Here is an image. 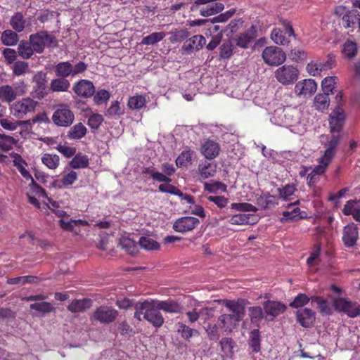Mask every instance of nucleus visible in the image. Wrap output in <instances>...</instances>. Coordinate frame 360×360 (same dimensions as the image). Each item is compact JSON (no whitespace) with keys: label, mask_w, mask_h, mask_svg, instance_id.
Instances as JSON below:
<instances>
[{"label":"nucleus","mask_w":360,"mask_h":360,"mask_svg":"<svg viewBox=\"0 0 360 360\" xmlns=\"http://www.w3.org/2000/svg\"><path fill=\"white\" fill-rule=\"evenodd\" d=\"M342 136L339 134H331L325 143L326 148L323 155L318 159L319 167L316 169L318 173L326 172L328 167L335 156Z\"/></svg>","instance_id":"f257e3e1"},{"label":"nucleus","mask_w":360,"mask_h":360,"mask_svg":"<svg viewBox=\"0 0 360 360\" xmlns=\"http://www.w3.org/2000/svg\"><path fill=\"white\" fill-rule=\"evenodd\" d=\"M29 40L33 46V49L37 53H42L45 48L56 46L57 40L56 37L49 34L48 31H40L29 36Z\"/></svg>","instance_id":"f03ea898"},{"label":"nucleus","mask_w":360,"mask_h":360,"mask_svg":"<svg viewBox=\"0 0 360 360\" xmlns=\"http://www.w3.org/2000/svg\"><path fill=\"white\" fill-rule=\"evenodd\" d=\"M333 307L336 311L344 313L349 318H356L360 315V304L345 297L335 298Z\"/></svg>","instance_id":"7ed1b4c3"},{"label":"nucleus","mask_w":360,"mask_h":360,"mask_svg":"<svg viewBox=\"0 0 360 360\" xmlns=\"http://www.w3.org/2000/svg\"><path fill=\"white\" fill-rule=\"evenodd\" d=\"M88 65L82 61H79L75 65H72L69 61L60 62L56 65L55 72L56 76L66 79L69 76L74 77L79 74L84 73Z\"/></svg>","instance_id":"20e7f679"},{"label":"nucleus","mask_w":360,"mask_h":360,"mask_svg":"<svg viewBox=\"0 0 360 360\" xmlns=\"http://www.w3.org/2000/svg\"><path fill=\"white\" fill-rule=\"evenodd\" d=\"M299 75L297 68L292 65H283L274 72L275 78L283 85L294 84L297 80Z\"/></svg>","instance_id":"39448f33"},{"label":"nucleus","mask_w":360,"mask_h":360,"mask_svg":"<svg viewBox=\"0 0 360 360\" xmlns=\"http://www.w3.org/2000/svg\"><path fill=\"white\" fill-rule=\"evenodd\" d=\"M262 57L264 63L270 66H278L286 60L285 53L278 46H266L262 51Z\"/></svg>","instance_id":"423d86ee"},{"label":"nucleus","mask_w":360,"mask_h":360,"mask_svg":"<svg viewBox=\"0 0 360 360\" xmlns=\"http://www.w3.org/2000/svg\"><path fill=\"white\" fill-rule=\"evenodd\" d=\"M118 311L112 307L102 305L96 309L90 316L91 321H96L101 323H110L116 320Z\"/></svg>","instance_id":"0eeeda50"},{"label":"nucleus","mask_w":360,"mask_h":360,"mask_svg":"<svg viewBox=\"0 0 360 360\" xmlns=\"http://www.w3.org/2000/svg\"><path fill=\"white\" fill-rule=\"evenodd\" d=\"M37 105V101L27 97L14 103L11 107V110L15 117L23 118L26 114L33 112Z\"/></svg>","instance_id":"6e6552de"},{"label":"nucleus","mask_w":360,"mask_h":360,"mask_svg":"<svg viewBox=\"0 0 360 360\" xmlns=\"http://www.w3.org/2000/svg\"><path fill=\"white\" fill-rule=\"evenodd\" d=\"M75 119L74 113L66 105H61L53 114V123L59 127L70 126Z\"/></svg>","instance_id":"1a4fd4ad"},{"label":"nucleus","mask_w":360,"mask_h":360,"mask_svg":"<svg viewBox=\"0 0 360 360\" xmlns=\"http://www.w3.org/2000/svg\"><path fill=\"white\" fill-rule=\"evenodd\" d=\"M72 91L80 98H89L95 94V86L93 82L88 79H80L75 83Z\"/></svg>","instance_id":"9d476101"},{"label":"nucleus","mask_w":360,"mask_h":360,"mask_svg":"<svg viewBox=\"0 0 360 360\" xmlns=\"http://www.w3.org/2000/svg\"><path fill=\"white\" fill-rule=\"evenodd\" d=\"M220 145L215 141L206 139L200 145V152L207 160H214L219 155Z\"/></svg>","instance_id":"9b49d317"},{"label":"nucleus","mask_w":360,"mask_h":360,"mask_svg":"<svg viewBox=\"0 0 360 360\" xmlns=\"http://www.w3.org/2000/svg\"><path fill=\"white\" fill-rule=\"evenodd\" d=\"M200 224L198 218L193 217H183L175 221L173 229L179 233H186L193 230Z\"/></svg>","instance_id":"f8f14e48"},{"label":"nucleus","mask_w":360,"mask_h":360,"mask_svg":"<svg viewBox=\"0 0 360 360\" xmlns=\"http://www.w3.org/2000/svg\"><path fill=\"white\" fill-rule=\"evenodd\" d=\"M317 89V84L312 79H305L298 82L295 86V93L297 96H311Z\"/></svg>","instance_id":"ddd939ff"},{"label":"nucleus","mask_w":360,"mask_h":360,"mask_svg":"<svg viewBox=\"0 0 360 360\" xmlns=\"http://www.w3.org/2000/svg\"><path fill=\"white\" fill-rule=\"evenodd\" d=\"M257 37V30L253 25L250 27L246 32L240 34L238 36L233 39L236 45L243 48L247 49L253 42Z\"/></svg>","instance_id":"4468645a"},{"label":"nucleus","mask_w":360,"mask_h":360,"mask_svg":"<svg viewBox=\"0 0 360 360\" xmlns=\"http://www.w3.org/2000/svg\"><path fill=\"white\" fill-rule=\"evenodd\" d=\"M358 238V229L356 224L352 223L344 227L342 233V241L346 247H354Z\"/></svg>","instance_id":"2eb2a0df"},{"label":"nucleus","mask_w":360,"mask_h":360,"mask_svg":"<svg viewBox=\"0 0 360 360\" xmlns=\"http://www.w3.org/2000/svg\"><path fill=\"white\" fill-rule=\"evenodd\" d=\"M159 310L160 309L157 308L156 304L155 305L154 302H152L149 309H147L145 313V316H143V318L151 323L154 327L160 328L163 325L165 319Z\"/></svg>","instance_id":"dca6fc26"},{"label":"nucleus","mask_w":360,"mask_h":360,"mask_svg":"<svg viewBox=\"0 0 360 360\" xmlns=\"http://www.w3.org/2000/svg\"><path fill=\"white\" fill-rule=\"evenodd\" d=\"M345 116L342 109L338 108L330 115L329 124L331 134H341L344 124Z\"/></svg>","instance_id":"f3484780"},{"label":"nucleus","mask_w":360,"mask_h":360,"mask_svg":"<svg viewBox=\"0 0 360 360\" xmlns=\"http://www.w3.org/2000/svg\"><path fill=\"white\" fill-rule=\"evenodd\" d=\"M315 312L311 309H299L296 312L297 321L302 327L309 328L315 321Z\"/></svg>","instance_id":"a211bd4d"},{"label":"nucleus","mask_w":360,"mask_h":360,"mask_svg":"<svg viewBox=\"0 0 360 360\" xmlns=\"http://www.w3.org/2000/svg\"><path fill=\"white\" fill-rule=\"evenodd\" d=\"M299 203V201L297 200L294 203H290L287 205V208L290 209L293 207L290 211H284L283 212V217L281 221H297L301 219H304L306 217V212H301L300 209L298 207H295L296 205Z\"/></svg>","instance_id":"6ab92c4d"},{"label":"nucleus","mask_w":360,"mask_h":360,"mask_svg":"<svg viewBox=\"0 0 360 360\" xmlns=\"http://www.w3.org/2000/svg\"><path fill=\"white\" fill-rule=\"evenodd\" d=\"M18 54L23 60H27L36 53L30 40H20L18 44Z\"/></svg>","instance_id":"aec40b11"},{"label":"nucleus","mask_w":360,"mask_h":360,"mask_svg":"<svg viewBox=\"0 0 360 360\" xmlns=\"http://www.w3.org/2000/svg\"><path fill=\"white\" fill-rule=\"evenodd\" d=\"M286 307L280 302L268 300L264 303V309L265 312L272 316H277L283 313Z\"/></svg>","instance_id":"412c9836"},{"label":"nucleus","mask_w":360,"mask_h":360,"mask_svg":"<svg viewBox=\"0 0 360 360\" xmlns=\"http://www.w3.org/2000/svg\"><path fill=\"white\" fill-rule=\"evenodd\" d=\"M156 307L167 313L173 314L181 313L183 309L182 306L179 302L172 300L158 302Z\"/></svg>","instance_id":"4be33fe9"},{"label":"nucleus","mask_w":360,"mask_h":360,"mask_svg":"<svg viewBox=\"0 0 360 360\" xmlns=\"http://www.w3.org/2000/svg\"><path fill=\"white\" fill-rule=\"evenodd\" d=\"M240 320L230 314H222L218 318V326L225 331H232Z\"/></svg>","instance_id":"5701e85b"},{"label":"nucleus","mask_w":360,"mask_h":360,"mask_svg":"<svg viewBox=\"0 0 360 360\" xmlns=\"http://www.w3.org/2000/svg\"><path fill=\"white\" fill-rule=\"evenodd\" d=\"M257 204L262 210H269L278 204V197L268 193L257 198Z\"/></svg>","instance_id":"b1692460"},{"label":"nucleus","mask_w":360,"mask_h":360,"mask_svg":"<svg viewBox=\"0 0 360 360\" xmlns=\"http://www.w3.org/2000/svg\"><path fill=\"white\" fill-rule=\"evenodd\" d=\"M311 302L316 303L319 311L322 315L329 316L333 314V309L329 302L322 296L314 295L311 297Z\"/></svg>","instance_id":"393cba45"},{"label":"nucleus","mask_w":360,"mask_h":360,"mask_svg":"<svg viewBox=\"0 0 360 360\" xmlns=\"http://www.w3.org/2000/svg\"><path fill=\"white\" fill-rule=\"evenodd\" d=\"M10 25L16 32H22L25 28L26 20L22 12H15L10 19Z\"/></svg>","instance_id":"a878e982"},{"label":"nucleus","mask_w":360,"mask_h":360,"mask_svg":"<svg viewBox=\"0 0 360 360\" xmlns=\"http://www.w3.org/2000/svg\"><path fill=\"white\" fill-rule=\"evenodd\" d=\"M91 304L90 299L74 300L68 306V309L72 313L83 312L90 308Z\"/></svg>","instance_id":"bb28decb"},{"label":"nucleus","mask_w":360,"mask_h":360,"mask_svg":"<svg viewBox=\"0 0 360 360\" xmlns=\"http://www.w3.org/2000/svg\"><path fill=\"white\" fill-rule=\"evenodd\" d=\"M18 32L15 30H6L1 36V41L2 44L6 46H13L19 43Z\"/></svg>","instance_id":"cd10ccee"},{"label":"nucleus","mask_w":360,"mask_h":360,"mask_svg":"<svg viewBox=\"0 0 360 360\" xmlns=\"http://www.w3.org/2000/svg\"><path fill=\"white\" fill-rule=\"evenodd\" d=\"M141 172L142 174L146 175V176L148 175L153 180L158 182L169 183L172 181L169 176H165L161 172H157L153 166L143 167Z\"/></svg>","instance_id":"c85d7f7f"},{"label":"nucleus","mask_w":360,"mask_h":360,"mask_svg":"<svg viewBox=\"0 0 360 360\" xmlns=\"http://www.w3.org/2000/svg\"><path fill=\"white\" fill-rule=\"evenodd\" d=\"M77 179V173L75 171H70L68 173L64 174L60 181L56 180L52 183L53 186L61 188L63 186L68 188L72 186Z\"/></svg>","instance_id":"c756f323"},{"label":"nucleus","mask_w":360,"mask_h":360,"mask_svg":"<svg viewBox=\"0 0 360 360\" xmlns=\"http://www.w3.org/2000/svg\"><path fill=\"white\" fill-rule=\"evenodd\" d=\"M194 151L191 150L190 148H186V150H183L179 155L175 161L176 167H183L191 164L193 155H194Z\"/></svg>","instance_id":"7c9ffc66"},{"label":"nucleus","mask_w":360,"mask_h":360,"mask_svg":"<svg viewBox=\"0 0 360 360\" xmlns=\"http://www.w3.org/2000/svg\"><path fill=\"white\" fill-rule=\"evenodd\" d=\"M86 127L82 123L79 122L70 129L67 136L70 139H80L86 135Z\"/></svg>","instance_id":"2f4dec72"},{"label":"nucleus","mask_w":360,"mask_h":360,"mask_svg":"<svg viewBox=\"0 0 360 360\" xmlns=\"http://www.w3.org/2000/svg\"><path fill=\"white\" fill-rule=\"evenodd\" d=\"M16 92L13 86L6 84L0 86V100L6 103H11L16 98Z\"/></svg>","instance_id":"473e14b6"},{"label":"nucleus","mask_w":360,"mask_h":360,"mask_svg":"<svg viewBox=\"0 0 360 360\" xmlns=\"http://www.w3.org/2000/svg\"><path fill=\"white\" fill-rule=\"evenodd\" d=\"M199 174L203 179H208L214 176L217 172V165L214 163H200L198 167Z\"/></svg>","instance_id":"72a5a7b5"},{"label":"nucleus","mask_w":360,"mask_h":360,"mask_svg":"<svg viewBox=\"0 0 360 360\" xmlns=\"http://www.w3.org/2000/svg\"><path fill=\"white\" fill-rule=\"evenodd\" d=\"M224 8V6L223 4L217 2L212 3L211 4H208L205 7H202L200 9V13L202 16H210L214 14H217Z\"/></svg>","instance_id":"f704fd0d"},{"label":"nucleus","mask_w":360,"mask_h":360,"mask_svg":"<svg viewBox=\"0 0 360 360\" xmlns=\"http://www.w3.org/2000/svg\"><path fill=\"white\" fill-rule=\"evenodd\" d=\"M89 165V160L87 155L82 153L76 154L70 162V166L72 169L86 168Z\"/></svg>","instance_id":"c9c22d12"},{"label":"nucleus","mask_w":360,"mask_h":360,"mask_svg":"<svg viewBox=\"0 0 360 360\" xmlns=\"http://www.w3.org/2000/svg\"><path fill=\"white\" fill-rule=\"evenodd\" d=\"M354 200H349L345 205L342 212L345 215H352L353 218L360 222V208L354 206Z\"/></svg>","instance_id":"e433bc0d"},{"label":"nucleus","mask_w":360,"mask_h":360,"mask_svg":"<svg viewBox=\"0 0 360 360\" xmlns=\"http://www.w3.org/2000/svg\"><path fill=\"white\" fill-rule=\"evenodd\" d=\"M70 86V82L63 77L54 79L51 82L50 88L54 92L67 91Z\"/></svg>","instance_id":"4c0bfd02"},{"label":"nucleus","mask_w":360,"mask_h":360,"mask_svg":"<svg viewBox=\"0 0 360 360\" xmlns=\"http://www.w3.org/2000/svg\"><path fill=\"white\" fill-rule=\"evenodd\" d=\"M146 96L142 95H136L129 98L127 106L130 110H140L146 105Z\"/></svg>","instance_id":"58836bf2"},{"label":"nucleus","mask_w":360,"mask_h":360,"mask_svg":"<svg viewBox=\"0 0 360 360\" xmlns=\"http://www.w3.org/2000/svg\"><path fill=\"white\" fill-rule=\"evenodd\" d=\"M41 162L50 169H55L59 166L60 158L58 155L44 153L41 157Z\"/></svg>","instance_id":"ea45409f"},{"label":"nucleus","mask_w":360,"mask_h":360,"mask_svg":"<svg viewBox=\"0 0 360 360\" xmlns=\"http://www.w3.org/2000/svg\"><path fill=\"white\" fill-rule=\"evenodd\" d=\"M11 69L13 75L16 77L24 75L30 72L29 65L24 60L15 61Z\"/></svg>","instance_id":"a19ab883"},{"label":"nucleus","mask_w":360,"mask_h":360,"mask_svg":"<svg viewBox=\"0 0 360 360\" xmlns=\"http://www.w3.org/2000/svg\"><path fill=\"white\" fill-rule=\"evenodd\" d=\"M250 347L255 353H257L261 349V336L258 329L252 330L250 333Z\"/></svg>","instance_id":"79ce46f5"},{"label":"nucleus","mask_w":360,"mask_h":360,"mask_svg":"<svg viewBox=\"0 0 360 360\" xmlns=\"http://www.w3.org/2000/svg\"><path fill=\"white\" fill-rule=\"evenodd\" d=\"M357 51V44L354 41L348 39L344 43L342 53L348 59L354 58L356 56Z\"/></svg>","instance_id":"37998d69"},{"label":"nucleus","mask_w":360,"mask_h":360,"mask_svg":"<svg viewBox=\"0 0 360 360\" xmlns=\"http://www.w3.org/2000/svg\"><path fill=\"white\" fill-rule=\"evenodd\" d=\"M139 245L146 250H156L160 248L159 243L148 236H141L139 238Z\"/></svg>","instance_id":"c03bdc74"},{"label":"nucleus","mask_w":360,"mask_h":360,"mask_svg":"<svg viewBox=\"0 0 360 360\" xmlns=\"http://www.w3.org/2000/svg\"><path fill=\"white\" fill-rule=\"evenodd\" d=\"M165 37L166 33L165 32H153L144 37L141 43L143 45H154L162 41Z\"/></svg>","instance_id":"a18cd8bd"},{"label":"nucleus","mask_w":360,"mask_h":360,"mask_svg":"<svg viewBox=\"0 0 360 360\" xmlns=\"http://www.w3.org/2000/svg\"><path fill=\"white\" fill-rule=\"evenodd\" d=\"M296 110L285 108L283 109L281 112V115L283 116V123L287 126H292L297 122V116L295 115L296 113Z\"/></svg>","instance_id":"49530a36"},{"label":"nucleus","mask_w":360,"mask_h":360,"mask_svg":"<svg viewBox=\"0 0 360 360\" xmlns=\"http://www.w3.org/2000/svg\"><path fill=\"white\" fill-rule=\"evenodd\" d=\"M283 30L278 28H274L271 33V39L277 44L288 45L290 42L289 39L285 37Z\"/></svg>","instance_id":"de8ad7c7"},{"label":"nucleus","mask_w":360,"mask_h":360,"mask_svg":"<svg viewBox=\"0 0 360 360\" xmlns=\"http://www.w3.org/2000/svg\"><path fill=\"white\" fill-rule=\"evenodd\" d=\"M30 308L32 310L41 313H50L56 311V308L48 302H35L30 305Z\"/></svg>","instance_id":"09e8293b"},{"label":"nucleus","mask_w":360,"mask_h":360,"mask_svg":"<svg viewBox=\"0 0 360 360\" xmlns=\"http://www.w3.org/2000/svg\"><path fill=\"white\" fill-rule=\"evenodd\" d=\"M87 222L82 219L65 221L63 219L59 220V225L61 229L67 231H72L75 226H85Z\"/></svg>","instance_id":"8fccbe9b"},{"label":"nucleus","mask_w":360,"mask_h":360,"mask_svg":"<svg viewBox=\"0 0 360 360\" xmlns=\"http://www.w3.org/2000/svg\"><path fill=\"white\" fill-rule=\"evenodd\" d=\"M328 96L329 94L324 92L317 94L314 98V105L316 108L321 110L328 108L330 102Z\"/></svg>","instance_id":"3c124183"},{"label":"nucleus","mask_w":360,"mask_h":360,"mask_svg":"<svg viewBox=\"0 0 360 360\" xmlns=\"http://www.w3.org/2000/svg\"><path fill=\"white\" fill-rule=\"evenodd\" d=\"M226 307L232 312L231 316H234L235 318L239 320L243 317L244 308L238 302L228 301L226 304Z\"/></svg>","instance_id":"603ef678"},{"label":"nucleus","mask_w":360,"mask_h":360,"mask_svg":"<svg viewBox=\"0 0 360 360\" xmlns=\"http://www.w3.org/2000/svg\"><path fill=\"white\" fill-rule=\"evenodd\" d=\"M219 345L221 347V352L226 356H232L233 354V347L235 345V342L229 338H224L220 342Z\"/></svg>","instance_id":"864d4df0"},{"label":"nucleus","mask_w":360,"mask_h":360,"mask_svg":"<svg viewBox=\"0 0 360 360\" xmlns=\"http://www.w3.org/2000/svg\"><path fill=\"white\" fill-rule=\"evenodd\" d=\"M28 188L30 190L28 193L36 195L39 198H47L46 191L41 186L37 184L33 178L30 179V183L28 185Z\"/></svg>","instance_id":"5fc2aeb1"},{"label":"nucleus","mask_w":360,"mask_h":360,"mask_svg":"<svg viewBox=\"0 0 360 360\" xmlns=\"http://www.w3.org/2000/svg\"><path fill=\"white\" fill-rule=\"evenodd\" d=\"M16 142V140L11 136L0 134V148L3 151L11 150Z\"/></svg>","instance_id":"6e6d98bb"},{"label":"nucleus","mask_w":360,"mask_h":360,"mask_svg":"<svg viewBox=\"0 0 360 360\" xmlns=\"http://www.w3.org/2000/svg\"><path fill=\"white\" fill-rule=\"evenodd\" d=\"M252 217V214H237L233 215L229 222L233 225H244L250 223V219Z\"/></svg>","instance_id":"4d7b16f0"},{"label":"nucleus","mask_w":360,"mask_h":360,"mask_svg":"<svg viewBox=\"0 0 360 360\" xmlns=\"http://www.w3.org/2000/svg\"><path fill=\"white\" fill-rule=\"evenodd\" d=\"M234 45L231 41L224 42L219 48V56L223 59H229L233 55Z\"/></svg>","instance_id":"13d9d810"},{"label":"nucleus","mask_w":360,"mask_h":360,"mask_svg":"<svg viewBox=\"0 0 360 360\" xmlns=\"http://www.w3.org/2000/svg\"><path fill=\"white\" fill-rule=\"evenodd\" d=\"M311 300L306 294L299 293L290 304V307L295 309L301 308L307 305Z\"/></svg>","instance_id":"bf43d9fd"},{"label":"nucleus","mask_w":360,"mask_h":360,"mask_svg":"<svg viewBox=\"0 0 360 360\" xmlns=\"http://www.w3.org/2000/svg\"><path fill=\"white\" fill-rule=\"evenodd\" d=\"M198 41L199 44L195 46L197 50L199 49L198 46L202 47V42L205 41V39L201 35H195L190 38L188 41L184 43V47L186 51H191L194 49V44Z\"/></svg>","instance_id":"052dcab7"},{"label":"nucleus","mask_w":360,"mask_h":360,"mask_svg":"<svg viewBox=\"0 0 360 360\" xmlns=\"http://www.w3.org/2000/svg\"><path fill=\"white\" fill-rule=\"evenodd\" d=\"M2 56L4 58L5 62L7 65L13 64L15 61H17L18 50L11 48H6L2 51Z\"/></svg>","instance_id":"680f3d73"},{"label":"nucleus","mask_w":360,"mask_h":360,"mask_svg":"<svg viewBox=\"0 0 360 360\" xmlns=\"http://www.w3.org/2000/svg\"><path fill=\"white\" fill-rule=\"evenodd\" d=\"M120 245L129 255H133L137 252L135 242L130 238H123L120 240Z\"/></svg>","instance_id":"e2e57ef3"},{"label":"nucleus","mask_w":360,"mask_h":360,"mask_svg":"<svg viewBox=\"0 0 360 360\" xmlns=\"http://www.w3.org/2000/svg\"><path fill=\"white\" fill-rule=\"evenodd\" d=\"M336 77H326L321 82L322 90L324 93H333V90L335 88L336 84Z\"/></svg>","instance_id":"0e129e2a"},{"label":"nucleus","mask_w":360,"mask_h":360,"mask_svg":"<svg viewBox=\"0 0 360 360\" xmlns=\"http://www.w3.org/2000/svg\"><path fill=\"white\" fill-rule=\"evenodd\" d=\"M249 316L252 323H258L263 319L262 307L259 306L250 307Z\"/></svg>","instance_id":"69168bd1"},{"label":"nucleus","mask_w":360,"mask_h":360,"mask_svg":"<svg viewBox=\"0 0 360 360\" xmlns=\"http://www.w3.org/2000/svg\"><path fill=\"white\" fill-rule=\"evenodd\" d=\"M204 188L210 193H215L218 190H221L224 192L226 191V186L220 181L205 182L204 184Z\"/></svg>","instance_id":"338daca9"},{"label":"nucleus","mask_w":360,"mask_h":360,"mask_svg":"<svg viewBox=\"0 0 360 360\" xmlns=\"http://www.w3.org/2000/svg\"><path fill=\"white\" fill-rule=\"evenodd\" d=\"M94 101L96 105H102L105 103L110 98V93L105 90H98L95 94H94Z\"/></svg>","instance_id":"774afa93"}]
</instances>
